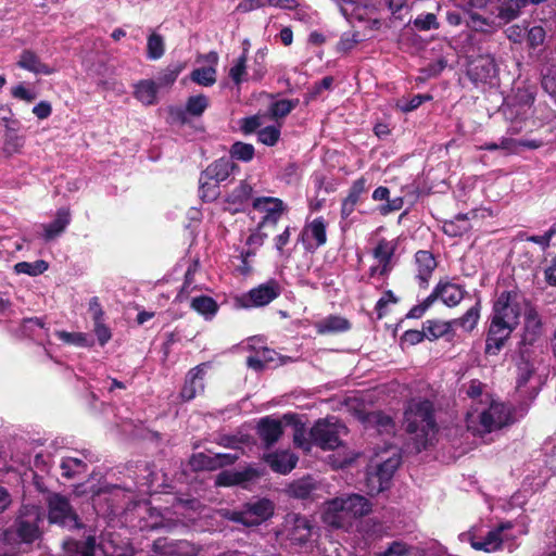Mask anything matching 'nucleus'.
<instances>
[{
	"label": "nucleus",
	"mask_w": 556,
	"mask_h": 556,
	"mask_svg": "<svg viewBox=\"0 0 556 556\" xmlns=\"http://www.w3.org/2000/svg\"><path fill=\"white\" fill-rule=\"evenodd\" d=\"M258 141L266 146H275L280 138V125L263 127L257 132Z\"/></svg>",
	"instance_id": "864d4df0"
},
{
	"label": "nucleus",
	"mask_w": 556,
	"mask_h": 556,
	"mask_svg": "<svg viewBox=\"0 0 556 556\" xmlns=\"http://www.w3.org/2000/svg\"><path fill=\"white\" fill-rule=\"evenodd\" d=\"M299 104V100L281 99L274 101L269 106V113L275 118L287 116Z\"/></svg>",
	"instance_id": "8fccbe9b"
},
{
	"label": "nucleus",
	"mask_w": 556,
	"mask_h": 556,
	"mask_svg": "<svg viewBox=\"0 0 556 556\" xmlns=\"http://www.w3.org/2000/svg\"><path fill=\"white\" fill-rule=\"evenodd\" d=\"M343 501L351 520L367 515L371 510V504L362 495L351 494L343 497Z\"/></svg>",
	"instance_id": "c756f323"
},
{
	"label": "nucleus",
	"mask_w": 556,
	"mask_h": 556,
	"mask_svg": "<svg viewBox=\"0 0 556 556\" xmlns=\"http://www.w3.org/2000/svg\"><path fill=\"white\" fill-rule=\"evenodd\" d=\"M533 366L526 361H522L518 365V378H517V391L522 395L533 397L536 393L538 383L531 387H527L528 382L532 379Z\"/></svg>",
	"instance_id": "bb28decb"
},
{
	"label": "nucleus",
	"mask_w": 556,
	"mask_h": 556,
	"mask_svg": "<svg viewBox=\"0 0 556 556\" xmlns=\"http://www.w3.org/2000/svg\"><path fill=\"white\" fill-rule=\"evenodd\" d=\"M233 169V163L229 159H219L208 165L204 172H202L199 182L204 186L208 184V180L217 184L226 180Z\"/></svg>",
	"instance_id": "412c9836"
},
{
	"label": "nucleus",
	"mask_w": 556,
	"mask_h": 556,
	"mask_svg": "<svg viewBox=\"0 0 556 556\" xmlns=\"http://www.w3.org/2000/svg\"><path fill=\"white\" fill-rule=\"evenodd\" d=\"M510 420L509 408L504 403L488 397L483 402H475L466 414L467 429L476 435L496 431Z\"/></svg>",
	"instance_id": "f03ea898"
},
{
	"label": "nucleus",
	"mask_w": 556,
	"mask_h": 556,
	"mask_svg": "<svg viewBox=\"0 0 556 556\" xmlns=\"http://www.w3.org/2000/svg\"><path fill=\"white\" fill-rule=\"evenodd\" d=\"M485 384L479 380H471L466 389V394L471 400L470 405L475 402H483L485 397L493 399L492 395L485 390Z\"/></svg>",
	"instance_id": "3c124183"
},
{
	"label": "nucleus",
	"mask_w": 556,
	"mask_h": 556,
	"mask_svg": "<svg viewBox=\"0 0 556 556\" xmlns=\"http://www.w3.org/2000/svg\"><path fill=\"white\" fill-rule=\"evenodd\" d=\"M41 520V509L36 505H24L15 521V530H8L3 540L9 543H31L39 538L38 522Z\"/></svg>",
	"instance_id": "423d86ee"
},
{
	"label": "nucleus",
	"mask_w": 556,
	"mask_h": 556,
	"mask_svg": "<svg viewBox=\"0 0 556 556\" xmlns=\"http://www.w3.org/2000/svg\"><path fill=\"white\" fill-rule=\"evenodd\" d=\"M413 24L416 29L422 31L438 29L440 26L437 16L433 13L419 14L414 20Z\"/></svg>",
	"instance_id": "6e6d98bb"
},
{
	"label": "nucleus",
	"mask_w": 556,
	"mask_h": 556,
	"mask_svg": "<svg viewBox=\"0 0 556 556\" xmlns=\"http://www.w3.org/2000/svg\"><path fill=\"white\" fill-rule=\"evenodd\" d=\"M424 328L426 337L434 340L448 333L453 329V323L428 320Z\"/></svg>",
	"instance_id": "a18cd8bd"
},
{
	"label": "nucleus",
	"mask_w": 556,
	"mask_h": 556,
	"mask_svg": "<svg viewBox=\"0 0 556 556\" xmlns=\"http://www.w3.org/2000/svg\"><path fill=\"white\" fill-rule=\"evenodd\" d=\"M237 459V454L206 455L199 453L191 457L190 465L194 470H216L225 465L235 463Z\"/></svg>",
	"instance_id": "6ab92c4d"
},
{
	"label": "nucleus",
	"mask_w": 556,
	"mask_h": 556,
	"mask_svg": "<svg viewBox=\"0 0 556 556\" xmlns=\"http://www.w3.org/2000/svg\"><path fill=\"white\" fill-rule=\"evenodd\" d=\"M437 294L447 306H455L463 300L464 290L460 286L446 281L438 287Z\"/></svg>",
	"instance_id": "7c9ffc66"
},
{
	"label": "nucleus",
	"mask_w": 556,
	"mask_h": 556,
	"mask_svg": "<svg viewBox=\"0 0 556 556\" xmlns=\"http://www.w3.org/2000/svg\"><path fill=\"white\" fill-rule=\"evenodd\" d=\"M400 462L401 458L395 452L387 458L381 457L371 462L366 478V488L370 495L378 494L388 488Z\"/></svg>",
	"instance_id": "6e6552de"
},
{
	"label": "nucleus",
	"mask_w": 556,
	"mask_h": 556,
	"mask_svg": "<svg viewBox=\"0 0 556 556\" xmlns=\"http://www.w3.org/2000/svg\"><path fill=\"white\" fill-rule=\"evenodd\" d=\"M319 333H330L345 331L350 328V324L345 318L339 316H329L316 325Z\"/></svg>",
	"instance_id": "58836bf2"
},
{
	"label": "nucleus",
	"mask_w": 556,
	"mask_h": 556,
	"mask_svg": "<svg viewBox=\"0 0 556 556\" xmlns=\"http://www.w3.org/2000/svg\"><path fill=\"white\" fill-rule=\"evenodd\" d=\"M219 194L218 184L208 180L207 185L200 184V197L204 201H213Z\"/></svg>",
	"instance_id": "338daca9"
},
{
	"label": "nucleus",
	"mask_w": 556,
	"mask_h": 556,
	"mask_svg": "<svg viewBox=\"0 0 556 556\" xmlns=\"http://www.w3.org/2000/svg\"><path fill=\"white\" fill-rule=\"evenodd\" d=\"M55 336L64 343L79 346L90 348L93 345V340L84 332H68L65 330L55 331Z\"/></svg>",
	"instance_id": "4c0bfd02"
},
{
	"label": "nucleus",
	"mask_w": 556,
	"mask_h": 556,
	"mask_svg": "<svg viewBox=\"0 0 556 556\" xmlns=\"http://www.w3.org/2000/svg\"><path fill=\"white\" fill-rule=\"evenodd\" d=\"M191 307L206 318L213 317L217 312L216 302L210 296H197L191 301Z\"/></svg>",
	"instance_id": "37998d69"
},
{
	"label": "nucleus",
	"mask_w": 556,
	"mask_h": 556,
	"mask_svg": "<svg viewBox=\"0 0 556 556\" xmlns=\"http://www.w3.org/2000/svg\"><path fill=\"white\" fill-rule=\"evenodd\" d=\"M520 305H522V302L514 301V298H510L507 291L501 292L494 302L484 349L488 355H496L519 325Z\"/></svg>",
	"instance_id": "f257e3e1"
},
{
	"label": "nucleus",
	"mask_w": 556,
	"mask_h": 556,
	"mask_svg": "<svg viewBox=\"0 0 556 556\" xmlns=\"http://www.w3.org/2000/svg\"><path fill=\"white\" fill-rule=\"evenodd\" d=\"M265 462L269 467L278 473H289L298 464V456L289 451H279L266 454L264 456Z\"/></svg>",
	"instance_id": "4be33fe9"
},
{
	"label": "nucleus",
	"mask_w": 556,
	"mask_h": 556,
	"mask_svg": "<svg viewBox=\"0 0 556 556\" xmlns=\"http://www.w3.org/2000/svg\"><path fill=\"white\" fill-rule=\"evenodd\" d=\"M208 106V98L204 94L189 97L186 102V112L191 116H201Z\"/></svg>",
	"instance_id": "09e8293b"
},
{
	"label": "nucleus",
	"mask_w": 556,
	"mask_h": 556,
	"mask_svg": "<svg viewBox=\"0 0 556 556\" xmlns=\"http://www.w3.org/2000/svg\"><path fill=\"white\" fill-rule=\"evenodd\" d=\"M157 85L153 80H141L135 86V98L144 105L156 102Z\"/></svg>",
	"instance_id": "72a5a7b5"
},
{
	"label": "nucleus",
	"mask_w": 556,
	"mask_h": 556,
	"mask_svg": "<svg viewBox=\"0 0 556 556\" xmlns=\"http://www.w3.org/2000/svg\"><path fill=\"white\" fill-rule=\"evenodd\" d=\"M71 222V214L67 208H60L55 218L50 224L42 225L45 230L43 237L47 241L61 235Z\"/></svg>",
	"instance_id": "cd10ccee"
},
{
	"label": "nucleus",
	"mask_w": 556,
	"mask_h": 556,
	"mask_svg": "<svg viewBox=\"0 0 556 556\" xmlns=\"http://www.w3.org/2000/svg\"><path fill=\"white\" fill-rule=\"evenodd\" d=\"M258 433L267 446L273 445L282 434L281 422L278 420L264 418L258 424Z\"/></svg>",
	"instance_id": "c85d7f7f"
},
{
	"label": "nucleus",
	"mask_w": 556,
	"mask_h": 556,
	"mask_svg": "<svg viewBox=\"0 0 556 556\" xmlns=\"http://www.w3.org/2000/svg\"><path fill=\"white\" fill-rule=\"evenodd\" d=\"M248 49L242 51V54L233 61L229 70V77L236 85H241L243 81L251 80L250 73L247 66Z\"/></svg>",
	"instance_id": "f704fd0d"
},
{
	"label": "nucleus",
	"mask_w": 556,
	"mask_h": 556,
	"mask_svg": "<svg viewBox=\"0 0 556 556\" xmlns=\"http://www.w3.org/2000/svg\"><path fill=\"white\" fill-rule=\"evenodd\" d=\"M478 526H473L469 531L459 534V540L469 542L472 548L486 553L496 552L504 546H510L515 540L513 534V523L510 521L503 522L496 528L490 530L484 538L478 533Z\"/></svg>",
	"instance_id": "39448f33"
},
{
	"label": "nucleus",
	"mask_w": 556,
	"mask_h": 556,
	"mask_svg": "<svg viewBox=\"0 0 556 556\" xmlns=\"http://www.w3.org/2000/svg\"><path fill=\"white\" fill-rule=\"evenodd\" d=\"M48 269V263L39 260L35 262H21L14 266L15 274L38 276L43 274Z\"/></svg>",
	"instance_id": "c03bdc74"
},
{
	"label": "nucleus",
	"mask_w": 556,
	"mask_h": 556,
	"mask_svg": "<svg viewBox=\"0 0 556 556\" xmlns=\"http://www.w3.org/2000/svg\"><path fill=\"white\" fill-rule=\"evenodd\" d=\"M409 549L406 544L403 542L395 541L393 542L387 551L380 553L378 556H405L407 555Z\"/></svg>",
	"instance_id": "774afa93"
},
{
	"label": "nucleus",
	"mask_w": 556,
	"mask_h": 556,
	"mask_svg": "<svg viewBox=\"0 0 556 556\" xmlns=\"http://www.w3.org/2000/svg\"><path fill=\"white\" fill-rule=\"evenodd\" d=\"M279 293V288L273 281H268L250 290L248 293L236 298L235 305L239 308L265 306L276 299Z\"/></svg>",
	"instance_id": "f8f14e48"
},
{
	"label": "nucleus",
	"mask_w": 556,
	"mask_h": 556,
	"mask_svg": "<svg viewBox=\"0 0 556 556\" xmlns=\"http://www.w3.org/2000/svg\"><path fill=\"white\" fill-rule=\"evenodd\" d=\"M498 147H500V150L503 151V153L505 155L519 153L518 139H515L514 137H511L509 135L502 137L498 140Z\"/></svg>",
	"instance_id": "e2e57ef3"
},
{
	"label": "nucleus",
	"mask_w": 556,
	"mask_h": 556,
	"mask_svg": "<svg viewBox=\"0 0 556 556\" xmlns=\"http://www.w3.org/2000/svg\"><path fill=\"white\" fill-rule=\"evenodd\" d=\"M480 318V307L477 303L475 306L470 307L462 317L453 319V328L459 327L467 332H470L475 329Z\"/></svg>",
	"instance_id": "ea45409f"
},
{
	"label": "nucleus",
	"mask_w": 556,
	"mask_h": 556,
	"mask_svg": "<svg viewBox=\"0 0 556 556\" xmlns=\"http://www.w3.org/2000/svg\"><path fill=\"white\" fill-rule=\"evenodd\" d=\"M396 240L381 239L372 251L374 263L369 270L370 276H388L395 265L394 253Z\"/></svg>",
	"instance_id": "9b49d317"
},
{
	"label": "nucleus",
	"mask_w": 556,
	"mask_h": 556,
	"mask_svg": "<svg viewBox=\"0 0 556 556\" xmlns=\"http://www.w3.org/2000/svg\"><path fill=\"white\" fill-rule=\"evenodd\" d=\"M366 182L367 181L364 177L355 180L351 186L349 194L345 198V200L357 204L361 199V195L366 191Z\"/></svg>",
	"instance_id": "052dcab7"
},
{
	"label": "nucleus",
	"mask_w": 556,
	"mask_h": 556,
	"mask_svg": "<svg viewBox=\"0 0 556 556\" xmlns=\"http://www.w3.org/2000/svg\"><path fill=\"white\" fill-rule=\"evenodd\" d=\"M100 547L105 556H132L127 546L116 545L111 539V534L103 536Z\"/></svg>",
	"instance_id": "de8ad7c7"
},
{
	"label": "nucleus",
	"mask_w": 556,
	"mask_h": 556,
	"mask_svg": "<svg viewBox=\"0 0 556 556\" xmlns=\"http://www.w3.org/2000/svg\"><path fill=\"white\" fill-rule=\"evenodd\" d=\"M527 39L531 48H536L544 42L545 30L541 26H534L528 30Z\"/></svg>",
	"instance_id": "0e129e2a"
},
{
	"label": "nucleus",
	"mask_w": 556,
	"mask_h": 556,
	"mask_svg": "<svg viewBox=\"0 0 556 556\" xmlns=\"http://www.w3.org/2000/svg\"><path fill=\"white\" fill-rule=\"evenodd\" d=\"M283 532L291 542L302 544L311 536L312 523L304 516L288 514L283 523Z\"/></svg>",
	"instance_id": "2eb2a0df"
},
{
	"label": "nucleus",
	"mask_w": 556,
	"mask_h": 556,
	"mask_svg": "<svg viewBox=\"0 0 556 556\" xmlns=\"http://www.w3.org/2000/svg\"><path fill=\"white\" fill-rule=\"evenodd\" d=\"M93 331L100 345H105L112 337L110 328L103 323V320L94 321Z\"/></svg>",
	"instance_id": "69168bd1"
},
{
	"label": "nucleus",
	"mask_w": 556,
	"mask_h": 556,
	"mask_svg": "<svg viewBox=\"0 0 556 556\" xmlns=\"http://www.w3.org/2000/svg\"><path fill=\"white\" fill-rule=\"evenodd\" d=\"M96 546L93 536L86 541H65L63 544L65 556H92Z\"/></svg>",
	"instance_id": "473e14b6"
},
{
	"label": "nucleus",
	"mask_w": 556,
	"mask_h": 556,
	"mask_svg": "<svg viewBox=\"0 0 556 556\" xmlns=\"http://www.w3.org/2000/svg\"><path fill=\"white\" fill-rule=\"evenodd\" d=\"M556 235V224L553 225L542 236H530L527 237L526 240L539 244L543 250L549 247L551 240Z\"/></svg>",
	"instance_id": "680f3d73"
},
{
	"label": "nucleus",
	"mask_w": 556,
	"mask_h": 556,
	"mask_svg": "<svg viewBox=\"0 0 556 556\" xmlns=\"http://www.w3.org/2000/svg\"><path fill=\"white\" fill-rule=\"evenodd\" d=\"M369 421L377 426L379 432H390L394 429L392 419L381 413H374L369 417Z\"/></svg>",
	"instance_id": "bf43d9fd"
},
{
	"label": "nucleus",
	"mask_w": 556,
	"mask_h": 556,
	"mask_svg": "<svg viewBox=\"0 0 556 556\" xmlns=\"http://www.w3.org/2000/svg\"><path fill=\"white\" fill-rule=\"evenodd\" d=\"M275 505L267 498H260L247 503L241 510H223V516L247 527H254L269 519L274 514Z\"/></svg>",
	"instance_id": "1a4fd4ad"
},
{
	"label": "nucleus",
	"mask_w": 556,
	"mask_h": 556,
	"mask_svg": "<svg viewBox=\"0 0 556 556\" xmlns=\"http://www.w3.org/2000/svg\"><path fill=\"white\" fill-rule=\"evenodd\" d=\"M184 66L181 64H176L174 66L167 67L159 77H157V87H165L172 85L182 71Z\"/></svg>",
	"instance_id": "4d7b16f0"
},
{
	"label": "nucleus",
	"mask_w": 556,
	"mask_h": 556,
	"mask_svg": "<svg viewBox=\"0 0 556 556\" xmlns=\"http://www.w3.org/2000/svg\"><path fill=\"white\" fill-rule=\"evenodd\" d=\"M154 547L156 549H164V554H166L167 556H195L200 551L198 546L188 541H177L167 543L163 540H157L154 543Z\"/></svg>",
	"instance_id": "a878e982"
},
{
	"label": "nucleus",
	"mask_w": 556,
	"mask_h": 556,
	"mask_svg": "<svg viewBox=\"0 0 556 556\" xmlns=\"http://www.w3.org/2000/svg\"><path fill=\"white\" fill-rule=\"evenodd\" d=\"M343 433H345V427L336 417H327L317 420L308 434L304 429H296L293 441L305 452H309L313 444L323 450H334L341 444L340 437Z\"/></svg>",
	"instance_id": "7ed1b4c3"
},
{
	"label": "nucleus",
	"mask_w": 556,
	"mask_h": 556,
	"mask_svg": "<svg viewBox=\"0 0 556 556\" xmlns=\"http://www.w3.org/2000/svg\"><path fill=\"white\" fill-rule=\"evenodd\" d=\"M230 154L233 159L249 162L254 156V147L250 143L236 142L230 149Z\"/></svg>",
	"instance_id": "5fc2aeb1"
},
{
	"label": "nucleus",
	"mask_w": 556,
	"mask_h": 556,
	"mask_svg": "<svg viewBox=\"0 0 556 556\" xmlns=\"http://www.w3.org/2000/svg\"><path fill=\"white\" fill-rule=\"evenodd\" d=\"M528 0H507L501 8L497 16L483 17L477 13H471L467 25L475 31L493 33L502 24L515 20L519 11L527 4Z\"/></svg>",
	"instance_id": "0eeeda50"
},
{
	"label": "nucleus",
	"mask_w": 556,
	"mask_h": 556,
	"mask_svg": "<svg viewBox=\"0 0 556 556\" xmlns=\"http://www.w3.org/2000/svg\"><path fill=\"white\" fill-rule=\"evenodd\" d=\"M495 72V64L491 59H480L470 68V74L475 80H486Z\"/></svg>",
	"instance_id": "79ce46f5"
},
{
	"label": "nucleus",
	"mask_w": 556,
	"mask_h": 556,
	"mask_svg": "<svg viewBox=\"0 0 556 556\" xmlns=\"http://www.w3.org/2000/svg\"><path fill=\"white\" fill-rule=\"evenodd\" d=\"M252 206L263 214L260 227L268 224L276 225L287 210L282 200L273 197L255 198L252 201Z\"/></svg>",
	"instance_id": "4468645a"
},
{
	"label": "nucleus",
	"mask_w": 556,
	"mask_h": 556,
	"mask_svg": "<svg viewBox=\"0 0 556 556\" xmlns=\"http://www.w3.org/2000/svg\"><path fill=\"white\" fill-rule=\"evenodd\" d=\"M266 55H267L266 48L258 49L255 52L253 63L250 66L251 80L260 81L261 79L264 78L265 74L267 73Z\"/></svg>",
	"instance_id": "a19ab883"
},
{
	"label": "nucleus",
	"mask_w": 556,
	"mask_h": 556,
	"mask_svg": "<svg viewBox=\"0 0 556 556\" xmlns=\"http://www.w3.org/2000/svg\"><path fill=\"white\" fill-rule=\"evenodd\" d=\"M542 87L556 100V68L548 67L545 70L542 77Z\"/></svg>",
	"instance_id": "13d9d810"
},
{
	"label": "nucleus",
	"mask_w": 556,
	"mask_h": 556,
	"mask_svg": "<svg viewBox=\"0 0 556 556\" xmlns=\"http://www.w3.org/2000/svg\"><path fill=\"white\" fill-rule=\"evenodd\" d=\"M469 229V223L466 215H458L455 220L446 222L443 230L448 236H459Z\"/></svg>",
	"instance_id": "603ef678"
},
{
	"label": "nucleus",
	"mask_w": 556,
	"mask_h": 556,
	"mask_svg": "<svg viewBox=\"0 0 556 556\" xmlns=\"http://www.w3.org/2000/svg\"><path fill=\"white\" fill-rule=\"evenodd\" d=\"M404 421L406 431L414 434L417 450L425 448L435 433L431 402L428 400L410 401L404 414Z\"/></svg>",
	"instance_id": "20e7f679"
},
{
	"label": "nucleus",
	"mask_w": 556,
	"mask_h": 556,
	"mask_svg": "<svg viewBox=\"0 0 556 556\" xmlns=\"http://www.w3.org/2000/svg\"><path fill=\"white\" fill-rule=\"evenodd\" d=\"M49 520L68 529L80 527L78 517L68 503V500L60 494H51L48 497Z\"/></svg>",
	"instance_id": "9d476101"
},
{
	"label": "nucleus",
	"mask_w": 556,
	"mask_h": 556,
	"mask_svg": "<svg viewBox=\"0 0 556 556\" xmlns=\"http://www.w3.org/2000/svg\"><path fill=\"white\" fill-rule=\"evenodd\" d=\"M323 520L333 528H344L351 523L343 497H336L325 503Z\"/></svg>",
	"instance_id": "dca6fc26"
},
{
	"label": "nucleus",
	"mask_w": 556,
	"mask_h": 556,
	"mask_svg": "<svg viewBox=\"0 0 556 556\" xmlns=\"http://www.w3.org/2000/svg\"><path fill=\"white\" fill-rule=\"evenodd\" d=\"M415 262L418 270L417 278H428L437 267L435 258L429 251H418Z\"/></svg>",
	"instance_id": "e433bc0d"
},
{
	"label": "nucleus",
	"mask_w": 556,
	"mask_h": 556,
	"mask_svg": "<svg viewBox=\"0 0 556 556\" xmlns=\"http://www.w3.org/2000/svg\"><path fill=\"white\" fill-rule=\"evenodd\" d=\"M510 298H514V301L518 300L522 302V305H520V316H525V329H526V337L525 340H534V337L539 333L541 329V320L539 318L538 313L535 309L530 305V303L517 291H507Z\"/></svg>",
	"instance_id": "a211bd4d"
},
{
	"label": "nucleus",
	"mask_w": 556,
	"mask_h": 556,
	"mask_svg": "<svg viewBox=\"0 0 556 556\" xmlns=\"http://www.w3.org/2000/svg\"><path fill=\"white\" fill-rule=\"evenodd\" d=\"M262 472L253 467H248L243 470H224L218 473L216 484L223 486L238 485L253 481L261 477Z\"/></svg>",
	"instance_id": "aec40b11"
},
{
	"label": "nucleus",
	"mask_w": 556,
	"mask_h": 556,
	"mask_svg": "<svg viewBox=\"0 0 556 556\" xmlns=\"http://www.w3.org/2000/svg\"><path fill=\"white\" fill-rule=\"evenodd\" d=\"M253 188L247 181H241L227 197L226 210L236 213L242 211L251 200Z\"/></svg>",
	"instance_id": "b1692460"
},
{
	"label": "nucleus",
	"mask_w": 556,
	"mask_h": 556,
	"mask_svg": "<svg viewBox=\"0 0 556 556\" xmlns=\"http://www.w3.org/2000/svg\"><path fill=\"white\" fill-rule=\"evenodd\" d=\"M219 56L215 51L197 56V63L202 66L194 68L190 74V79L197 85L203 87L213 86L217 80V65Z\"/></svg>",
	"instance_id": "ddd939ff"
},
{
	"label": "nucleus",
	"mask_w": 556,
	"mask_h": 556,
	"mask_svg": "<svg viewBox=\"0 0 556 556\" xmlns=\"http://www.w3.org/2000/svg\"><path fill=\"white\" fill-rule=\"evenodd\" d=\"M326 224L321 217L315 218L305 225L301 231L299 241L306 250H315L326 242Z\"/></svg>",
	"instance_id": "f3484780"
},
{
	"label": "nucleus",
	"mask_w": 556,
	"mask_h": 556,
	"mask_svg": "<svg viewBox=\"0 0 556 556\" xmlns=\"http://www.w3.org/2000/svg\"><path fill=\"white\" fill-rule=\"evenodd\" d=\"M204 368L203 366H197L192 368L185 380L184 387L180 391V396L185 401H190L195 395L204 390Z\"/></svg>",
	"instance_id": "5701e85b"
},
{
	"label": "nucleus",
	"mask_w": 556,
	"mask_h": 556,
	"mask_svg": "<svg viewBox=\"0 0 556 556\" xmlns=\"http://www.w3.org/2000/svg\"><path fill=\"white\" fill-rule=\"evenodd\" d=\"M266 5L292 9L295 5L294 0H242L237 5V11L247 13Z\"/></svg>",
	"instance_id": "2f4dec72"
},
{
	"label": "nucleus",
	"mask_w": 556,
	"mask_h": 556,
	"mask_svg": "<svg viewBox=\"0 0 556 556\" xmlns=\"http://www.w3.org/2000/svg\"><path fill=\"white\" fill-rule=\"evenodd\" d=\"M60 468L62 476L71 479L84 473L87 470V464L81 458L67 456L62 458Z\"/></svg>",
	"instance_id": "c9c22d12"
},
{
	"label": "nucleus",
	"mask_w": 556,
	"mask_h": 556,
	"mask_svg": "<svg viewBox=\"0 0 556 556\" xmlns=\"http://www.w3.org/2000/svg\"><path fill=\"white\" fill-rule=\"evenodd\" d=\"M165 52L164 39L161 35L152 33L148 37L147 56L150 60H159Z\"/></svg>",
	"instance_id": "49530a36"
},
{
	"label": "nucleus",
	"mask_w": 556,
	"mask_h": 556,
	"mask_svg": "<svg viewBox=\"0 0 556 556\" xmlns=\"http://www.w3.org/2000/svg\"><path fill=\"white\" fill-rule=\"evenodd\" d=\"M17 65L18 67L37 75H51L54 73L53 67L41 62L39 56L30 50H24L20 54Z\"/></svg>",
	"instance_id": "393cba45"
}]
</instances>
